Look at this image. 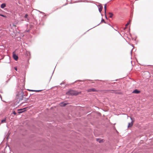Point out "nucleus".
Returning <instances> with one entry per match:
<instances>
[{
    "instance_id": "nucleus-2",
    "label": "nucleus",
    "mask_w": 153,
    "mask_h": 153,
    "mask_svg": "<svg viewBox=\"0 0 153 153\" xmlns=\"http://www.w3.org/2000/svg\"><path fill=\"white\" fill-rule=\"evenodd\" d=\"M86 91H87V92H96V91H98L97 90L94 88H89V89H87Z\"/></svg>"
},
{
    "instance_id": "nucleus-21",
    "label": "nucleus",
    "mask_w": 153,
    "mask_h": 153,
    "mask_svg": "<svg viewBox=\"0 0 153 153\" xmlns=\"http://www.w3.org/2000/svg\"><path fill=\"white\" fill-rule=\"evenodd\" d=\"M102 22H105V21H104V19H102Z\"/></svg>"
},
{
    "instance_id": "nucleus-17",
    "label": "nucleus",
    "mask_w": 153,
    "mask_h": 153,
    "mask_svg": "<svg viewBox=\"0 0 153 153\" xmlns=\"http://www.w3.org/2000/svg\"><path fill=\"white\" fill-rule=\"evenodd\" d=\"M14 68L16 71H17V67H15Z\"/></svg>"
},
{
    "instance_id": "nucleus-10",
    "label": "nucleus",
    "mask_w": 153,
    "mask_h": 153,
    "mask_svg": "<svg viewBox=\"0 0 153 153\" xmlns=\"http://www.w3.org/2000/svg\"><path fill=\"white\" fill-rule=\"evenodd\" d=\"M6 118H5L4 119L2 120L1 121V123H6Z\"/></svg>"
},
{
    "instance_id": "nucleus-3",
    "label": "nucleus",
    "mask_w": 153,
    "mask_h": 153,
    "mask_svg": "<svg viewBox=\"0 0 153 153\" xmlns=\"http://www.w3.org/2000/svg\"><path fill=\"white\" fill-rule=\"evenodd\" d=\"M13 59L16 60H17L18 59V57L17 56L14 52L13 53Z\"/></svg>"
},
{
    "instance_id": "nucleus-12",
    "label": "nucleus",
    "mask_w": 153,
    "mask_h": 153,
    "mask_svg": "<svg viewBox=\"0 0 153 153\" xmlns=\"http://www.w3.org/2000/svg\"><path fill=\"white\" fill-rule=\"evenodd\" d=\"M104 9L105 11V12L106 13V4H105L104 5Z\"/></svg>"
},
{
    "instance_id": "nucleus-18",
    "label": "nucleus",
    "mask_w": 153,
    "mask_h": 153,
    "mask_svg": "<svg viewBox=\"0 0 153 153\" xmlns=\"http://www.w3.org/2000/svg\"><path fill=\"white\" fill-rule=\"evenodd\" d=\"M13 114H14V115H16V112H15V111H14L13 112Z\"/></svg>"
},
{
    "instance_id": "nucleus-15",
    "label": "nucleus",
    "mask_w": 153,
    "mask_h": 153,
    "mask_svg": "<svg viewBox=\"0 0 153 153\" xmlns=\"http://www.w3.org/2000/svg\"><path fill=\"white\" fill-rule=\"evenodd\" d=\"M130 22V20L129 21V22L128 23H127L126 24V26H128L129 24V22Z\"/></svg>"
},
{
    "instance_id": "nucleus-8",
    "label": "nucleus",
    "mask_w": 153,
    "mask_h": 153,
    "mask_svg": "<svg viewBox=\"0 0 153 153\" xmlns=\"http://www.w3.org/2000/svg\"><path fill=\"white\" fill-rule=\"evenodd\" d=\"M6 7V4L4 3L2 4L1 6V7L2 8H3Z\"/></svg>"
},
{
    "instance_id": "nucleus-5",
    "label": "nucleus",
    "mask_w": 153,
    "mask_h": 153,
    "mask_svg": "<svg viewBox=\"0 0 153 153\" xmlns=\"http://www.w3.org/2000/svg\"><path fill=\"white\" fill-rule=\"evenodd\" d=\"M98 6L99 7V11L100 12H101L102 9V8H103L102 7L101 4H100V5H99Z\"/></svg>"
},
{
    "instance_id": "nucleus-7",
    "label": "nucleus",
    "mask_w": 153,
    "mask_h": 153,
    "mask_svg": "<svg viewBox=\"0 0 153 153\" xmlns=\"http://www.w3.org/2000/svg\"><path fill=\"white\" fill-rule=\"evenodd\" d=\"M140 92V91H138L137 89H135L133 91V93H134L135 94H138Z\"/></svg>"
},
{
    "instance_id": "nucleus-16",
    "label": "nucleus",
    "mask_w": 153,
    "mask_h": 153,
    "mask_svg": "<svg viewBox=\"0 0 153 153\" xmlns=\"http://www.w3.org/2000/svg\"><path fill=\"white\" fill-rule=\"evenodd\" d=\"M28 16V15L27 14H26L25 16V18H27Z\"/></svg>"
},
{
    "instance_id": "nucleus-19",
    "label": "nucleus",
    "mask_w": 153,
    "mask_h": 153,
    "mask_svg": "<svg viewBox=\"0 0 153 153\" xmlns=\"http://www.w3.org/2000/svg\"><path fill=\"white\" fill-rule=\"evenodd\" d=\"M117 94H122V93L121 92L118 93Z\"/></svg>"
},
{
    "instance_id": "nucleus-4",
    "label": "nucleus",
    "mask_w": 153,
    "mask_h": 153,
    "mask_svg": "<svg viewBox=\"0 0 153 153\" xmlns=\"http://www.w3.org/2000/svg\"><path fill=\"white\" fill-rule=\"evenodd\" d=\"M26 108H25L22 109L18 110V111H21L18 112V113L19 114H20L24 112L26 110Z\"/></svg>"
},
{
    "instance_id": "nucleus-14",
    "label": "nucleus",
    "mask_w": 153,
    "mask_h": 153,
    "mask_svg": "<svg viewBox=\"0 0 153 153\" xmlns=\"http://www.w3.org/2000/svg\"><path fill=\"white\" fill-rule=\"evenodd\" d=\"M0 16H2V17H6V16L3 15V14H0Z\"/></svg>"
},
{
    "instance_id": "nucleus-22",
    "label": "nucleus",
    "mask_w": 153,
    "mask_h": 153,
    "mask_svg": "<svg viewBox=\"0 0 153 153\" xmlns=\"http://www.w3.org/2000/svg\"><path fill=\"white\" fill-rule=\"evenodd\" d=\"M131 120H132V118L131 117Z\"/></svg>"
},
{
    "instance_id": "nucleus-6",
    "label": "nucleus",
    "mask_w": 153,
    "mask_h": 153,
    "mask_svg": "<svg viewBox=\"0 0 153 153\" xmlns=\"http://www.w3.org/2000/svg\"><path fill=\"white\" fill-rule=\"evenodd\" d=\"M134 122V121H132L131 123H128V128H129V127H131L133 125Z\"/></svg>"
},
{
    "instance_id": "nucleus-13",
    "label": "nucleus",
    "mask_w": 153,
    "mask_h": 153,
    "mask_svg": "<svg viewBox=\"0 0 153 153\" xmlns=\"http://www.w3.org/2000/svg\"><path fill=\"white\" fill-rule=\"evenodd\" d=\"M28 90L30 91H35L37 92V90Z\"/></svg>"
},
{
    "instance_id": "nucleus-11",
    "label": "nucleus",
    "mask_w": 153,
    "mask_h": 153,
    "mask_svg": "<svg viewBox=\"0 0 153 153\" xmlns=\"http://www.w3.org/2000/svg\"><path fill=\"white\" fill-rule=\"evenodd\" d=\"M66 105V103H64L63 105V103H60V105L61 106H65Z\"/></svg>"
},
{
    "instance_id": "nucleus-20",
    "label": "nucleus",
    "mask_w": 153,
    "mask_h": 153,
    "mask_svg": "<svg viewBox=\"0 0 153 153\" xmlns=\"http://www.w3.org/2000/svg\"><path fill=\"white\" fill-rule=\"evenodd\" d=\"M41 91V90H37V92H40V91Z\"/></svg>"
},
{
    "instance_id": "nucleus-1",
    "label": "nucleus",
    "mask_w": 153,
    "mask_h": 153,
    "mask_svg": "<svg viewBox=\"0 0 153 153\" xmlns=\"http://www.w3.org/2000/svg\"><path fill=\"white\" fill-rule=\"evenodd\" d=\"M81 92H78L77 91L71 90L66 92V94L69 95L76 96L79 94H81Z\"/></svg>"
},
{
    "instance_id": "nucleus-9",
    "label": "nucleus",
    "mask_w": 153,
    "mask_h": 153,
    "mask_svg": "<svg viewBox=\"0 0 153 153\" xmlns=\"http://www.w3.org/2000/svg\"><path fill=\"white\" fill-rule=\"evenodd\" d=\"M109 17L110 18H112L113 16V14L112 13H108Z\"/></svg>"
}]
</instances>
